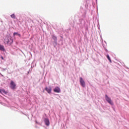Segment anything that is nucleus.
Listing matches in <instances>:
<instances>
[{
  "label": "nucleus",
  "mask_w": 129,
  "mask_h": 129,
  "mask_svg": "<svg viewBox=\"0 0 129 129\" xmlns=\"http://www.w3.org/2000/svg\"><path fill=\"white\" fill-rule=\"evenodd\" d=\"M5 42H6V43L8 45H12L13 44V42L14 41L13 40V38L11 36H8L7 37V39L5 40Z\"/></svg>",
  "instance_id": "f257e3e1"
},
{
  "label": "nucleus",
  "mask_w": 129,
  "mask_h": 129,
  "mask_svg": "<svg viewBox=\"0 0 129 129\" xmlns=\"http://www.w3.org/2000/svg\"><path fill=\"white\" fill-rule=\"evenodd\" d=\"M105 99L109 104H110L111 105H113V102L112 101L111 99H110V98H109V96H107V95H105Z\"/></svg>",
  "instance_id": "f03ea898"
},
{
  "label": "nucleus",
  "mask_w": 129,
  "mask_h": 129,
  "mask_svg": "<svg viewBox=\"0 0 129 129\" xmlns=\"http://www.w3.org/2000/svg\"><path fill=\"white\" fill-rule=\"evenodd\" d=\"M105 99L109 104H110L111 105H113V102L112 101L111 99H110V98H109V96H107V95H105Z\"/></svg>",
  "instance_id": "7ed1b4c3"
},
{
  "label": "nucleus",
  "mask_w": 129,
  "mask_h": 129,
  "mask_svg": "<svg viewBox=\"0 0 129 129\" xmlns=\"http://www.w3.org/2000/svg\"><path fill=\"white\" fill-rule=\"evenodd\" d=\"M80 83L82 87H85L86 86L85 81H84V80H83V78L82 77L80 78Z\"/></svg>",
  "instance_id": "20e7f679"
},
{
  "label": "nucleus",
  "mask_w": 129,
  "mask_h": 129,
  "mask_svg": "<svg viewBox=\"0 0 129 129\" xmlns=\"http://www.w3.org/2000/svg\"><path fill=\"white\" fill-rule=\"evenodd\" d=\"M16 86H17V85H16V83H15V82L11 81L10 87L11 89H16Z\"/></svg>",
  "instance_id": "39448f33"
},
{
  "label": "nucleus",
  "mask_w": 129,
  "mask_h": 129,
  "mask_svg": "<svg viewBox=\"0 0 129 129\" xmlns=\"http://www.w3.org/2000/svg\"><path fill=\"white\" fill-rule=\"evenodd\" d=\"M45 90L49 93V94H51V92H52V88L50 86L45 87Z\"/></svg>",
  "instance_id": "423d86ee"
},
{
  "label": "nucleus",
  "mask_w": 129,
  "mask_h": 129,
  "mask_svg": "<svg viewBox=\"0 0 129 129\" xmlns=\"http://www.w3.org/2000/svg\"><path fill=\"white\" fill-rule=\"evenodd\" d=\"M53 91H54V92H56V93H60V88H59L58 87H55V88L53 89Z\"/></svg>",
  "instance_id": "0eeeda50"
},
{
  "label": "nucleus",
  "mask_w": 129,
  "mask_h": 129,
  "mask_svg": "<svg viewBox=\"0 0 129 129\" xmlns=\"http://www.w3.org/2000/svg\"><path fill=\"white\" fill-rule=\"evenodd\" d=\"M0 50L1 51H3L4 52H5V46H4V45H2L1 44H0Z\"/></svg>",
  "instance_id": "6e6552de"
},
{
  "label": "nucleus",
  "mask_w": 129,
  "mask_h": 129,
  "mask_svg": "<svg viewBox=\"0 0 129 129\" xmlns=\"http://www.w3.org/2000/svg\"><path fill=\"white\" fill-rule=\"evenodd\" d=\"M13 36H18L19 37H21V34H20L18 32H14L13 34Z\"/></svg>",
  "instance_id": "1a4fd4ad"
},
{
  "label": "nucleus",
  "mask_w": 129,
  "mask_h": 129,
  "mask_svg": "<svg viewBox=\"0 0 129 129\" xmlns=\"http://www.w3.org/2000/svg\"><path fill=\"white\" fill-rule=\"evenodd\" d=\"M106 57H107L108 60H109V62L110 63H111V59H110V57H109V55H107Z\"/></svg>",
  "instance_id": "9d476101"
},
{
  "label": "nucleus",
  "mask_w": 129,
  "mask_h": 129,
  "mask_svg": "<svg viewBox=\"0 0 129 129\" xmlns=\"http://www.w3.org/2000/svg\"><path fill=\"white\" fill-rule=\"evenodd\" d=\"M52 39L54 40V41H57V36H52Z\"/></svg>",
  "instance_id": "9b49d317"
},
{
  "label": "nucleus",
  "mask_w": 129,
  "mask_h": 129,
  "mask_svg": "<svg viewBox=\"0 0 129 129\" xmlns=\"http://www.w3.org/2000/svg\"><path fill=\"white\" fill-rule=\"evenodd\" d=\"M11 17L12 19H16V15L14 14H13L12 15H11Z\"/></svg>",
  "instance_id": "f8f14e48"
},
{
  "label": "nucleus",
  "mask_w": 129,
  "mask_h": 129,
  "mask_svg": "<svg viewBox=\"0 0 129 129\" xmlns=\"http://www.w3.org/2000/svg\"><path fill=\"white\" fill-rule=\"evenodd\" d=\"M2 92H3V93H5V94H7V92H6V90L4 89L1 90V93Z\"/></svg>",
  "instance_id": "ddd939ff"
},
{
  "label": "nucleus",
  "mask_w": 129,
  "mask_h": 129,
  "mask_svg": "<svg viewBox=\"0 0 129 129\" xmlns=\"http://www.w3.org/2000/svg\"><path fill=\"white\" fill-rule=\"evenodd\" d=\"M1 58L2 59V60H4V57L1 56Z\"/></svg>",
  "instance_id": "4468645a"
},
{
  "label": "nucleus",
  "mask_w": 129,
  "mask_h": 129,
  "mask_svg": "<svg viewBox=\"0 0 129 129\" xmlns=\"http://www.w3.org/2000/svg\"><path fill=\"white\" fill-rule=\"evenodd\" d=\"M0 93H2V90H0Z\"/></svg>",
  "instance_id": "2eb2a0df"
}]
</instances>
